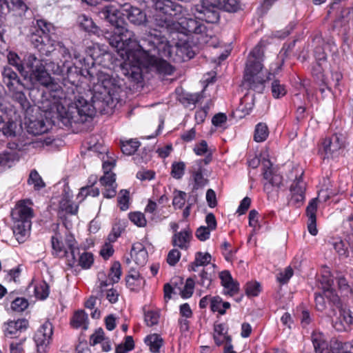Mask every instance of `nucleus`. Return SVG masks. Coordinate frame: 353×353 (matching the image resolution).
<instances>
[{
    "mask_svg": "<svg viewBox=\"0 0 353 353\" xmlns=\"http://www.w3.org/2000/svg\"><path fill=\"white\" fill-rule=\"evenodd\" d=\"M37 29H36V32L38 33H41L42 34H47L52 28V24L46 22L44 20L40 19L37 21Z\"/></svg>",
    "mask_w": 353,
    "mask_h": 353,
    "instance_id": "obj_58",
    "label": "nucleus"
},
{
    "mask_svg": "<svg viewBox=\"0 0 353 353\" xmlns=\"http://www.w3.org/2000/svg\"><path fill=\"white\" fill-rule=\"evenodd\" d=\"M145 281L139 272H133L126 277V285L131 290H137L142 287Z\"/></svg>",
    "mask_w": 353,
    "mask_h": 353,
    "instance_id": "obj_32",
    "label": "nucleus"
},
{
    "mask_svg": "<svg viewBox=\"0 0 353 353\" xmlns=\"http://www.w3.org/2000/svg\"><path fill=\"white\" fill-rule=\"evenodd\" d=\"M172 205L175 208H181L185 202L186 194L183 191L176 190L174 192Z\"/></svg>",
    "mask_w": 353,
    "mask_h": 353,
    "instance_id": "obj_49",
    "label": "nucleus"
},
{
    "mask_svg": "<svg viewBox=\"0 0 353 353\" xmlns=\"http://www.w3.org/2000/svg\"><path fill=\"white\" fill-rule=\"evenodd\" d=\"M156 9L154 15V24L157 28L172 32L179 29L176 22L178 15L181 12L182 7L170 0H153Z\"/></svg>",
    "mask_w": 353,
    "mask_h": 353,
    "instance_id": "obj_6",
    "label": "nucleus"
},
{
    "mask_svg": "<svg viewBox=\"0 0 353 353\" xmlns=\"http://www.w3.org/2000/svg\"><path fill=\"white\" fill-rule=\"evenodd\" d=\"M345 148V140L342 135L333 134L325 138L322 143V150L325 158H335L339 157Z\"/></svg>",
    "mask_w": 353,
    "mask_h": 353,
    "instance_id": "obj_15",
    "label": "nucleus"
},
{
    "mask_svg": "<svg viewBox=\"0 0 353 353\" xmlns=\"http://www.w3.org/2000/svg\"><path fill=\"white\" fill-rule=\"evenodd\" d=\"M192 177L194 181V184L193 185L194 190L204 187L208 182V180L203 175V171L201 166L192 172Z\"/></svg>",
    "mask_w": 353,
    "mask_h": 353,
    "instance_id": "obj_40",
    "label": "nucleus"
},
{
    "mask_svg": "<svg viewBox=\"0 0 353 353\" xmlns=\"http://www.w3.org/2000/svg\"><path fill=\"white\" fill-rule=\"evenodd\" d=\"M72 325L75 327L88 328V315L83 310L77 311L74 313L71 321Z\"/></svg>",
    "mask_w": 353,
    "mask_h": 353,
    "instance_id": "obj_34",
    "label": "nucleus"
},
{
    "mask_svg": "<svg viewBox=\"0 0 353 353\" xmlns=\"http://www.w3.org/2000/svg\"><path fill=\"white\" fill-rule=\"evenodd\" d=\"M28 131L34 135L41 134L48 131V127L43 120L30 121L28 125Z\"/></svg>",
    "mask_w": 353,
    "mask_h": 353,
    "instance_id": "obj_33",
    "label": "nucleus"
},
{
    "mask_svg": "<svg viewBox=\"0 0 353 353\" xmlns=\"http://www.w3.org/2000/svg\"><path fill=\"white\" fill-rule=\"evenodd\" d=\"M101 19L107 20L115 27L114 34L109 39L110 45L116 50L121 58L128 57L129 48H132V42H139L133 32L124 26L123 19L119 9L113 6H106L99 12Z\"/></svg>",
    "mask_w": 353,
    "mask_h": 353,
    "instance_id": "obj_2",
    "label": "nucleus"
},
{
    "mask_svg": "<svg viewBox=\"0 0 353 353\" xmlns=\"http://www.w3.org/2000/svg\"><path fill=\"white\" fill-rule=\"evenodd\" d=\"M313 43L314 57L317 63L312 68V75L320 86V91L323 93L325 89L329 88V82L325 74L323 64L325 63L328 53L332 55L336 54L338 48L333 39H329L325 42L321 35L316 36Z\"/></svg>",
    "mask_w": 353,
    "mask_h": 353,
    "instance_id": "obj_4",
    "label": "nucleus"
},
{
    "mask_svg": "<svg viewBox=\"0 0 353 353\" xmlns=\"http://www.w3.org/2000/svg\"><path fill=\"white\" fill-rule=\"evenodd\" d=\"M68 62V60L65 59L63 68L66 67V77L64 78V84L67 85V83H70L74 87V88H72V94H74V90L78 91V82L79 78V67L76 65V63H74V66L65 65V63Z\"/></svg>",
    "mask_w": 353,
    "mask_h": 353,
    "instance_id": "obj_21",
    "label": "nucleus"
},
{
    "mask_svg": "<svg viewBox=\"0 0 353 353\" xmlns=\"http://www.w3.org/2000/svg\"><path fill=\"white\" fill-rule=\"evenodd\" d=\"M116 175L113 172H105L103 176L100 178V183L104 187L117 185Z\"/></svg>",
    "mask_w": 353,
    "mask_h": 353,
    "instance_id": "obj_55",
    "label": "nucleus"
},
{
    "mask_svg": "<svg viewBox=\"0 0 353 353\" xmlns=\"http://www.w3.org/2000/svg\"><path fill=\"white\" fill-rule=\"evenodd\" d=\"M311 340L315 353H330L327 340L323 333L313 332Z\"/></svg>",
    "mask_w": 353,
    "mask_h": 353,
    "instance_id": "obj_22",
    "label": "nucleus"
},
{
    "mask_svg": "<svg viewBox=\"0 0 353 353\" xmlns=\"http://www.w3.org/2000/svg\"><path fill=\"white\" fill-rule=\"evenodd\" d=\"M130 255L138 265H143L147 262L148 252L144 246L140 243L133 244Z\"/></svg>",
    "mask_w": 353,
    "mask_h": 353,
    "instance_id": "obj_24",
    "label": "nucleus"
},
{
    "mask_svg": "<svg viewBox=\"0 0 353 353\" xmlns=\"http://www.w3.org/2000/svg\"><path fill=\"white\" fill-rule=\"evenodd\" d=\"M179 23V26L182 25L183 28L185 30L187 34H201L205 30L204 25L193 19H185L183 21Z\"/></svg>",
    "mask_w": 353,
    "mask_h": 353,
    "instance_id": "obj_28",
    "label": "nucleus"
},
{
    "mask_svg": "<svg viewBox=\"0 0 353 353\" xmlns=\"http://www.w3.org/2000/svg\"><path fill=\"white\" fill-rule=\"evenodd\" d=\"M159 313L154 311H148L145 313V321L148 326H152L158 323Z\"/></svg>",
    "mask_w": 353,
    "mask_h": 353,
    "instance_id": "obj_57",
    "label": "nucleus"
},
{
    "mask_svg": "<svg viewBox=\"0 0 353 353\" xmlns=\"http://www.w3.org/2000/svg\"><path fill=\"white\" fill-rule=\"evenodd\" d=\"M181 258V252L176 249L171 250L168 254L167 262L171 265H175Z\"/></svg>",
    "mask_w": 353,
    "mask_h": 353,
    "instance_id": "obj_59",
    "label": "nucleus"
},
{
    "mask_svg": "<svg viewBox=\"0 0 353 353\" xmlns=\"http://www.w3.org/2000/svg\"><path fill=\"white\" fill-rule=\"evenodd\" d=\"M271 90L272 96L276 99L282 97L286 94L285 86L281 84L279 80H274L272 81Z\"/></svg>",
    "mask_w": 353,
    "mask_h": 353,
    "instance_id": "obj_46",
    "label": "nucleus"
},
{
    "mask_svg": "<svg viewBox=\"0 0 353 353\" xmlns=\"http://www.w3.org/2000/svg\"><path fill=\"white\" fill-rule=\"evenodd\" d=\"M130 219L139 227H143L146 225V219L143 213L136 212L129 214Z\"/></svg>",
    "mask_w": 353,
    "mask_h": 353,
    "instance_id": "obj_54",
    "label": "nucleus"
},
{
    "mask_svg": "<svg viewBox=\"0 0 353 353\" xmlns=\"http://www.w3.org/2000/svg\"><path fill=\"white\" fill-rule=\"evenodd\" d=\"M212 256L208 252H198L195 254L194 261L188 265L190 271L196 272L199 266H204L210 263Z\"/></svg>",
    "mask_w": 353,
    "mask_h": 353,
    "instance_id": "obj_30",
    "label": "nucleus"
},
{
    "mask_svg": "<svg viewBox=\"0 0 353 353\" xmlns=\"http://www.w3.org/2000/svg\"><path fill=\"white\" fill-rule=\"evenodd\" d=\"M89 75L95 92L113 97L121 90L123 80L117 75L109 74L101 71L98 72L96 77L90 73Z\"/></svg>",
    "mask_w": 353,
    "mask_h": 353,
    "instance_id": "obj_10",
    "label": "nucleus"
},
{
    "mask_svg": "<svg viewBox=\"0 0 353 353\" xmlns=\"http://www.w3.org/2000/svg\"><path fill=\"white\" fill-rule=\"evenodd\" d=\"M23 88L24 87H19L14 90H9L8 92L13 99L17 101L23 108H26L28 105V101L22 90Z\"/></svg>",
    "mask_w": 353,
    "mask_h": 353,
    "instance_id": "obj_44",
    "label": "nucleus"
},
{
    "mask_svg": "<svg viewBox=\"0 0 353 353\" xmlns=\"http://www.w3.org/2000/svg\"><path fill=\"white\" fill-rule=\"evenodd\" d=\"M263 50L260 45H257L250 52L245 69L244 83L250 88L259 93L264 90L265 80L260 75L262 70Z\"/></svg>",
    "mask_w": 353,
    "mask_h": 353,
    "instance_id": "obj_7",
    "label": "nucleus"
},
{
    "mask_svg": "<svg viewBox=\"0 0 353 353\" xmlns=\"http://www.w3.org/2000/svg\"><path fill=\"white\" fill-rule=\"evenodd\" d=\"M193 150L196 155H207L204 160L205 164H208L211 161L210 155L212 154V151L208 148V143L205 141L203 140L199 143H196L194 145Z\"/></svg>",
    "mask_w": 353,
    "mask_h": 353,
    "instance_id": "obj_35",
    "label": "nucleus"
},
{
    "mask_svg": "<svg viewBox=\"0 0 353 353\" xmlns=\"http://www.w3.org/2000/svg\"><path fill=\"white\" fill-rule=\"evenodd\" d=\"M114 253V249L111 243L105 242L102 246L100 254L104 259H109Z\"/></svg>",
    "mask_w": 353,
    "mask_h": 353,
    "instance_id": "obj_64",
    "label": "nucleus"
},
{
    "mask_svg": "<svg viewBox=\"0 0 353 353\" xmlns=\"http://www.w3.org/2000/svg\"><path fill=\"white\" fill-rule=\"evenodd\" d=\"M333 247L336 252L341 256H347V248L345 243L341 241L338 240L333 243Z\"/></svg>",
    "mask_w": 353,
    "mask_h": 353,
    "instance_id": "obj_62",
    "label": "nucleus"
},
{
    "mask_svg": "<svg viewBox=\"0 0 353 353\" xmlns=\"http://www.w3.org/2000/svg\"><path fill=\"white\" fill-rule=\"evenodd\" d=\"M59 209L65 214L75 215L78 212V205L73 204L68 196L63 197L59 203Z\"/></svg>",
    "mask_w": 353,
    "mask_h": 353,
    "instance_id": "obj_38",
    "label": "nucleus"
},
{
    "mask_svg": "<svg viewBox=\"0 0 353 353\" xmlns=\"http://www.w3.org/2000/svg\"><path fill=\"white\" fill-rule=\"evenodd\" d=\"M28 327V321L25 319L10 321L4 324V334L6 336L15 337L18 332H21Z\"/></svg>",
    "mask_w": 353,
    "mask_h": 353,
    "instance_id": "obj_19",
    "label": "nucleus"
},
{
    "mask_svg": "<svg viewBox=\"0 0 353 353\" xmlns=\"http://www.w3.org/2000/svg\"><path fill=\"white\" fill-rule=\"evenodd\" d=\"M1 79L3 85L8 90H14L19 87H24L21 78L18 74L9 65L3 67L1 71Z\"/></svg>",
    "mask_w": 353,
    "mask_h": 353,
    "instance_id": "obj_18",
    "label": "nucleus"
},
{
    "mask_svg": "<svg viewBox=\"0 0 353 353\" xmlns=\"http://www.w3.org/2000/svg\"><path fill=\"white\" fill-rule=\"evenodd\" d=\"M145 342L150 347V350L152 352H158L163 345V339L157 334L148 336L145 339Z\"/></svg>",
    "mask_w": 353,
    "mask_h": 353,
    "instance_id": "obj_36",
    "label": "nucleus"
},
{
    "mask_svg": "<svg viewBox=\"0 0 353 353\" xmlns=\"http://www.w3.org/2000/svg\"><path fill=\"white\" fill-rule=\"evenodd\" d=\"M118 203L121 210H126L129 208V192L125 190L120 191L118 196Z\"/></svg>",
    "mask_w": 353,
    "mask_h": 353,
    "instance_id": "obj_52",
    "label": "nucleus"
},
{
    "mask_svg": "<svg viewBox=\"0 0 353 353\" xmlns=\"http://www.w3.org/2000/svg\"><path fill=\"white\" fill-rule=\"evenodd\" d=\"M52 253L57 257H65L68 265L70 267L74 266L77 261V254H79L78 244L73 235L68 234L65 236V244L59 241L57 236H52L51 239Z\"/></svg>",
    "mask_w": 353,
    "mask_h": 353,
    "instance_id": "obj_13",
    "label": "nucleus"
},
{
    "mask_svg": "<svg viewBox=\"0 0 353 353\" xmlns=\"http://www.w3.org/2000/svg\"><path fill=\"white\" fill-rule=\"evenodd\" d=\"M17 123L12 121H8L3 124V127L0 129L2 134L7 138H10V140L8 142V148L12 151H18L19 152H23L28 150L30 148H34V144L41 143L42 145H48L52 143V140L50 138L42 140L36 143L30 141H24L23 138L17 137Z\"/></svg>",
    "mask_w": 353,
    "mask_h": 353,
    "instance_id": "obj_12",
    "label": "nucleus"
},
{
    "mask_svg": "<svg viewBox=\"0 0 353 353\" xmlns=\"http://www.w3.org/2000/svg\"><path fill=\"white\" fill-rule=\"evenodd\" d=\"M121 275V264L119 262L115 261L112 265L110 273L108 274V279L111 281L112 283H118Z\"/></svg>",
    "mask_w": 353,
    "mask_h": 353,
    "instance_id": "obj_45",
    "label": "nucleus"
},
{
    "mask_svg": "<svg viewBox=\"0 0 353 353\" xmlns=\"http://www.w3.org/2000/svg\"><path fill=\"white\" fill-rule=\"evenodd\" d=\"M269 135L268 125L265 123H259L254 130V140L260 143L266 140Z\"/></svg>",
    "mask_w": 353,
    "mask_h": 353,
    "instance_id": "obj_37",
    "label": "nucleus"
},
{
    "mask_svg": "<svg viewBox=\"0 0 353 353\" xmlns=\"http://www.w3.org/2000/svg\"><path fill=\"white\" fill-rule=\"evenodd\" d=\"M325 295L333 303L336 309L332 310V325L339 332H343L350 327L353 323V317L348 309L343 307L339 296L332 290L324 291Z\"/></svg>",
    "mask_w": 353,
    "mask_h": 353,
    "instance_id": "obj_11",
    "label": "nucleus"
},
{
    "mask_svg": "<svg viewBox=\"0 0 353 353\" xmlns=\"http://www.w3.org/2000/svg\"><path fill=\"white\" fill-rule=\"evenodd\" d=\"M350 11L348 9L342 10L340 16L334 21V28H339L345 27L349 21Z\"/></svg>",
    "mask_w": 353,
    "mask_h": 353,
    "instance_id": "obj_47",
    "label": "nucleus"
},
{
    "mask_svg": "<svg viewBox=\"0 0 353 353\" xmlns=\"http://www.w3.org/2000/svg\"><path fill=\"white\" fill-rule=\"evenodd\" d=\"M57 112L65 124L83 123L95 114V108L82 96H74L73 101L65 107L57 105Z\"/></svg>",
    "mask_w": 353,
    "mask_h": 353,
    "instance_id": "obj_5",
    "label": "nucleus"
},
{
    "mask_svg": "<svg viewBox=\"0 0 353 353\" xmlns=\"http://www.w3.org/2000/svg\"><path fill=\"white\" fill-rule=\"evenodd\" d=\"M222 299L219 296H214L210 300V308L212 312H218L220 314H225L224 309H222Z\"/></svg>",
    "mask_w": 353,
    "mask_h": 353,
    "instance_id": "obj_56",
    "label": "nucleus"
},
{
    "mask_svg": "<svg viewBox=\"0 0 353 353\" xmlns=\"http://www.w3.org/2000/svg\"><path fill=\"white\" fill-rule=\"evenodd\" d=\"M260 292V284L257 282L248 283L245 288V292L248 296H257Z\"/></svg>",
    "mask_w": 353,
    "mask_h": 353,
    "instance_id": "obj_61",
    "label": "nucleus"
},
{
    "mask_svg": "<svg viewBox=\"0 0 353 353\" xmlns=\"http://www.w3.org/2000/svg\"><path fill=\"white\" fill-rule=\"evenodd\" d=\"M78 21L80 26L85 31L92 32L97 31V27L90 17L85 14H81L79 17Z\"/></svg>",
    "mask_w": 353,
    "mask_h": 353,
    "instance_id": "obj_42",
    "label": "nucleus"
},
{
    "mask_svg": "<svg viewBox=\"0 0 353 353\" xmlns=\"http://www.w3.org/2000/svg\"><path fill=\"white\" fill-rule=\"evenodd\" d=\"M254 107V97L252 96L250 97L248 95H245L241 99V103L240 105L241 110L242 112H245L246 114H249V112L252 110Z\"/></svg>",
    "mask_w": 353,
    "mask_h": 353,
    "instance_id": "obj_51",
    "label": "nucleus"
},
{
    "mask_svg": "<svg viewBox=\"0 0 353 353\" xmlns=\"http://www.w3.org/2000/svg\"><path fill=\"white\" fill-rule=\"evenodd\" d=\"M192 238V232L189 229L183 230L174 234L173 236V245L181 249L187 250Z\"/></svg>",
    "mask_w": 353,
    "mask_h": 353,
    "instance_id": "obj_27",
    "label": "nucleus"
},
{
    "mask_svg": "<svg viewBox=\"0 0 353 353\" xmlns=\"http://www.w3.org/2000/svg\"><path fill=\"white\" fill-rule=\"evenodd\" d=\"M77 261L75 265H79L84 269L89 268L93 263L94 259L93 255L90 252H83L77 255L76 254Z\"/></svg>",
    "mask_w": 353,
    "mask_h": 353,
    "instance_id": "obj_39",
    "label": "nucleus"
},
{
    "mask_svg": "<svg viewBox=\"0 0 353 353\" xmlns=\"http://www.w3.org/2000/svg\"><path fill=\"white\" fill-rule=\"evenodd\" d=\"M220 279L222 285L225 289V293L233 296L239 291V283L234 281L228 271H223L220 273Z\"/></svg>",
    "mask_w": 353,
    "mask_h": 353,
    "instance_id": "obj_23",
    "label": "nucleus"
},
{
    "mask_svg": "<svg viewBox=\"0 0 353 353\" xmlns=\"http://www.w3.org/2000/svg\"><path fill=\"white\" fill-rule=\"evenodd\" d=\"M145 213L150 214V219L156 222L161 221L165 219L167 216L163 215L161 212V209L157 208V204L156 202L149 200L148 205L145 208Z\"/></svg>",
    "mask_w": 353,
    "mask_h": 353,
    "instance_id": "obj_31",
    "label": "nucleus"
},
{
    "mask_svg": "<svg viewBox=\"0 0 353 353\" xmlns=\"http://www.w3.org/2000/svg\"><path fill=\"white\" fill-rule=\"evenodd\" d=\"M261 166L265 180L263 190L267 194H270L274 188L279 189L283 185V176L278 173L269 159L263 158L261 160Z\"/></svg>",
    "mask_w": 353,
    "mask_h": 353,
    "instance_id": "obj_14",
    "label": "nucleus"
},
{
    "mask_svg": "<svg viewBox=\"0 0 353 353\" xmlns=\"http://www.w3.org/2000/svg\"><path fill=\"white\" fill-rule=\"evenodd\" d=\"M129 48V56L122 57L121 72L133 81L142 78L141 67L154 70L159 74H171L174 68L164 57L171 55V46L167 39L157 34H145L139 42L132 41Z\"/></svg>",
    "mask_w": 353,
    "mask_h": 353,
    "instance_id": "obj_1",
    "label": "nucleus"
},
{
    "mask_svg": "<svg viewBox=\"0 0 353 353\" xmlns=\"http://www.w3.org/2000/svg\"><path fill=\"white\" fill-rule=\"evenodd\" d=\"M140 143L138 141L131 139L126 141H122L121 149L123 154L126 155L133 154L139 147Z\"/></svg>",
    "mask_w": 353,
    "mask_h": 353,
    "instance_id": "obj_41",
    "label": "nucleus"
},
{
    "mask_svg": "<svg viewBox=\"0 0 353 353\" xmlns=\"http://www.w3.org/2000/svg\"><path fill=\"white\" fill-rule=\"evenodd\" d=\"M28 306V301L24 298H17L12 304L11 307L14 311L21 312L24 311Z\"/></svg>",
    "mask_w": 353,
    "mask_h": 353,
    "instance_id": "obj_50",
    "label": "nucleus"
},
{
    "mask_svg": "<svg viewBox=\"0 0 353 353\" xmlns=\"http://www.w3.org/2000/svg\"><path fill=\"white\" fill-rule=\"evenodd\" d=\"M302 174L303 172L292 183L290 189L289 203L296 207H300L303 205L305 200V183L302 179Z\"/></svg>",
    "mask_w": 353,
    "mask_h": 353,
    "instance_id": "obj_17",
    "label": "nucleus"
},
{
    "mask_svg": "<svg viewBox=\"0 0 353 353\" xmlns=\"http://www.w3.org/2000/svg\"><path fill=\"white\" fill-rule=\"evenodd\" d=\"M212 230L205 226L199 227L196 232V236L201 241L209 239Z\"/></svg>",
    "mask_w": 353,
    "mask_h": 353,
    "instance_id": "obj_63",
    "label": "nucleus"
},
{
    "mask_svg": "<svg viewBox=\"0 0 353 353\" xmlns=\"http://www.w3.org/2000/svg\"><path fill=\"white\" fill-rule=\"evenodd\" d=\"M126 15L128 20L133 24L141 25L146 21V15L138 8L130 7L126 9Z\"/></svg>",
    "mask_w": 353,
    "mask_h": 353,
    "instance_id": "obj_29",
    "label": "nucleus"
},
{
    "mask_svg": "<svg viewBox=\"0 0 353 353\" xmlns=\"http://www.w3.org/2000/svg\"><path fill=\"white\" fill-rule=\"evenodd\" d=\"M194 288V281L191 278L188 279L183 289L181 292V296L184 299L190 298L193 294Z\"/></svg>",
    "mask_w": 353,
    "mask_h": 353,
    "instance_id": "obj_53",
    "label": "nucleus"
},
{
    "mask_svg": "<svg viewBox=\"0 0 353 353\" xmlns=\"http://www.w3.org/2000/svg\"><path fill=\"white\" fill-rule=\"evenodd\" d=\"M213 339L218 346L222 345L228 341H232L231 336L228 334V329L222 323L214 324Z\"/></svg>",
    "mask_w": 353,
    "mask_h": 353,
    "instance_id": "obj_25",
    "label": "nucleus"
},
{
    "mask_svg": "<svg viewBox=\"0 0 353 353\" xmlns=\"http://www.w3.org/2000/svg\"><path fill=\"white\" fill-rule=\"evenodd\" d=\"M32 202L29 200L21 201L12 210L13 221L12 230L19 243H23L28 238L31 228V219L33 210L29 206Z\"/></svg>",
    "mask_w": 353,
    "mask_h": 353,
    "instance_id": "obj_8",
    "label": "nucleus"
},
{
    "mask_svg": "<svg viewBox=\"0 0 353 353\" xmlns=\"http://www.w3.org/2000/svg\"><path fill=\"white\" fill-rule=\"evenodd\" d=\"M28 183L30 185H33L36 190H39L45 187L46 184L42 178L35 170H32L30 173Z\"/></svg>",
    "mask_w": 353,
    "mask_h": 353,
    "instance_id": "obj_43",
    "label": "nucleus"
},
{
    "mask_svg": "<svg viewBox=\"0 0 353 353\" xmlns=\"http://www.w3.org/2000/svg\"><path fill=\"white\" fill-rule=\"evenodd\" d=\"M199 276L200 279L198 281V283L204 288H208L212 281L211 275L205 270H203Z\"/></svg>",
    "mask_w": 353,
    "mask_h": 353,
    "instance_id": "obj_60",
    "label": "nucleus"
},
{
    "mask_svg": "<svg viewBox=\"0 0 353 353\" xmlns=\"http://www.w3.org/2000/svg\"><path fill=\"white\" fill-rule=\"evenodd\" d=\"M238 0H201L195 6L197 17L207 23H216L219 19V9L235 12L239 9Z\"/></svg>",
    "mask_w": 353,
    "mask_h": 353,
    "instance_id": "obj_9",
    "label": "nucleus"
},
{
    "mask_svg": "<svg viewBox=\"0 0 353 353\" xmlns=\"http://www.w3.org/2000/svg\"><path fill=\"white\" fill-rule=\"evenodd\" d=\"M185 168L183 162L174 163L172 165V176L176 179H181L184 174Z\"/></svg>",
    "mask_w": 353,
    "mask_h": 353,
    "instance_id": "obj_48",
    "label": "nucleus"
},
{
    "mask_svg": "<svg viewBox=\"0 0 353 353\" xmlns=\"http://www.w3.org/2000/svg\"><path fill=\"white\" fill-rule=\"evenodd\" d=\"M9 66H13L25 78L28 79L33 85H41L48 87L52 79L46 70L43 61L33 54L26 55L22 59L17 53L9 51L7 54Z\"/></svg>",
    "mask_w": 353,
    "mask_h": 353,
    "instance_id": "obj_3",
    "label": "nucleus"
},
{
    "mask_svg": "<svg viewBox=\"0 0 353 353\" xmlns=\"http://www.w3.org/2000/svg\"><path fill=\"white\" fill-rule=\"evenodd\" d=\"M317 210V199H312L307 208H306V214L308 218L307 223V229L309 232L313 235L316 236L318 233V230L316 228V213Z\"/></svg>",
    "mask_w": 353,
    "mask_h": 353,
    "instance_id": "obj_20",
    "label": "nucleus"
},
{
    "mask_svg": "<svg viewBox=\"0 0 353 353\" xmlns=\"http://www.w3.org/2000/svg\"><path fill=\"white\" fill-rule=\"evenodd\" d=\"M53 334L52 325L46 321L36 332L34 340L37 345L38 353H45L52 341Z\"/></svg>",
    "mask_w": 353,
    "mask_h": 353,
    "instance_id": "obj_16",
    "label": "nucleus"
},
{
    "mask_svg": "<svg viewBox=\"0 0 353 353\" xmlns=\"http://www.w3.org/2000/svg\"><path fill=\"white\" fill-rule=\"evenodd\" d=\"M3 3L13 14L18 17L23 16L28 9L23 0H3Z\"/></svg>",
    "mask_w": 353,
    "mask_h": 353,
    "instance_id": "obj_26",
    "label": "nucleus"
}]
</instances>
